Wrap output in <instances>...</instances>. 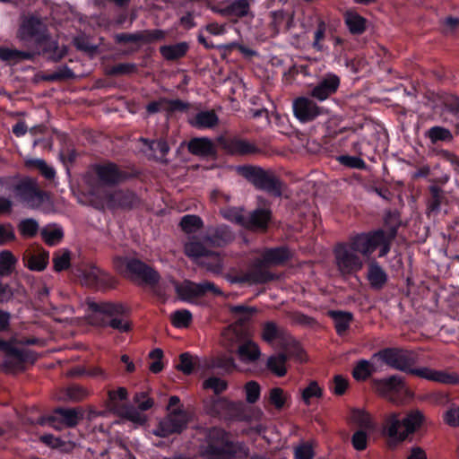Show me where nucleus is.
I'll list each match as a JSON object with an SVG mask.
<instances>
[{
    "label": "nucleus",
    "mask_w": 459,
    "mask_h": 459,
    "mask_svg": "<svg viewBox=\"0 0 459 459\" xmlns=\"http://www.w3.org/2000/svg\"><path fill=\"white\" fill-rule=\"evenodd\" d=\"M351 443L356 450L362 451L367 447L368 435L363 430L356 431L351 437Z\"/></svg>",
    "instance_id": "052dcab7"
},
{
    "label": "nucleus",
    "mask_w": 459,
    "mask_h": 459,
    "mask_svg": "<svg viewBox=\"0 0 459 459\" xmlns=\"http://www.w3.org/2000/svg\"><path fill=\"white\" fill-rule=\"evenodd\" d=\"M350 420L352 424L364 429H373L374 423L371 416L363 409H354L351 412Z\"/></svg>",
    "instance_id": "2f4dec72"
},
{
    "label": "nucleus",
    "mask_w": 459,
    "mask_h": 459,
    "mask_svg": "<svg viewBox=\"0 0 459 459\" xmlns=\"http://www.w3.org/2000/svg\"><path fill=\"white\" fill-rule=\"evenodd\" d=\"M302 400L306 405H309L314 398H319L322 396V389L318 385L317 382L311 381L308 385L303 389Z\"/></svg>",
    "instance_id": "a18cd8bd"
},
{
    "label": "nucleus",
    "mask_w": 459,
    "mask_h": 459,
    "mask_svg": "<svg viewBox=\"0 0 459 459\" xmlns=\"http://www.w3.org/2000/svg\"><path fill=\"white\" fill-rule=\"evenodd\" d=\"M44 30L45 25L39 19L30 17L22 22L18 31V39L22 41H27L36 38L39 43L42 40L45 44L44 51L53 52L52 55L49 56V58L54 61L61 59L66 53L65 49L58 50L57 42L48 37L44 36L42 39H39V36H40Z\"/></svg>",
    "instance_id": "39448f33"
},
{
    "label": "nucleus",
    "mask_w": 459,
    "mask_h": 459,
    "mask_svg": "<svg viewBox=\"0 0 459 459\" xmlns=\"http://www.w3.org/2000/svg\"><path fill=\"white\" fill-rule=\"evenodd\" d=\"M246 398L249 403H255L260 396V386L255 381H250L245 385Z\"/></svg>",
    "instance_id": "13d9d810"
},
{
    "label": "nucleus",
    "mask_w": 459,
    "mask_h": 459,
    "mask_svg": "<svg viewBox=\"0 0 459 459\" xmlns=\"http://www.w3.org/2000/svg\"><path fill=\"white\" fill-rule=\"evenodd\" d=\"M393 368L407 372L421 378L442 384H456L459 382L457 374H449L442 370L430 368H412L415 363L414 354L406 350L385 349L374 355Z\"/></svg>",
    "instance_id": "f257e3e1"
},
{
    "label": "nucleus",
    "mask_w": 459,
    "mask_h": 459,
    "mask_svg": "<svg viewBox=\"0 0 459 459\" xmlns=\"http://www.w3.org/2000/svg\"><path fill=\"white\" fill-rule=\"evenodd\" d=\"M373 386L376 392L394 403L401 402L400 396H411L402 377L392 376L386 378L375 379Z\"/></svg>",
    "instance_id": "9b49d317"
},
{
    "label": "nucleus",
    "mask_w": 459,
    "mask_h": 459,
    "mask_svg": "<svg viewBox=\"0 0 459 459\" xmlns=\"http://www.w3.org/2000/svg\"><path fill=\"white\" fill-rule=\"evenodd\" d=\"M269 399L276 408H281L285 403V395L283 390L279 387H274L270 391Z\"/></svg>",
    "instance_id": "680f3d73"
},
{
    "label": "nucleus",
    "mask_w": 459,
    "mask_h": 459,
    "mask_svg": "<svg viewBox=\"0 0 459 459\" xmlns=\"http://www.w3.org/2000/svg\"><path fill=\"white\" fill-rule=\"evenodd\" d=\"M203 388L212 390L215 394H220L227 389V382L218 377H211L203 382Z\"/></svg>",
    "instance_id": "c03bdc74"
},
{
    "label": "nucleus",
    "mask_w": 459,
    "mask_h": 459,
    "mask_svg": "<svg viewBox=\"0 0 459 459\" xmlns=\"http://www.w3.org/2000/svg\"><path fill=\"white\" fill-rule=\"evenodd\" d=\"M238 356L243 363H254L261 356L258 345L249 337L239 344L237 350Z\"/></svg>",
    "instance_id": "4be33fe9"
},
{
    "label": "nucleus",
    "mask_w": 459,
    "mask_h": 459,
    "mask_svg": "<svg viewBox=\"0 0 459 459\" xmlns=\"http://www.w3.org/2000/svg\"><path fill=\"white\" fill-rule=\"evenodd\" d=\"M425 136L429 139L430 143L435 144L437 142H451L453 134L451 131L443 126H432L425 132Z\"/></svg>",
    "instance_id": "473e14b6"
},
{
    "label": "nucleus",
    "mask_w": 459,
    "mask_h": 459,
    "mask_svg": "<svg viewBox=\"0 0 459 459\" xmlns=\"http://www.w3.org/2000/svg\"><path fill=\"white\" fill-rule=\"evenodd\" d=\"M203 359L199 357H193L189 353H182L179 357V363L177 368L186 375H190L195 368L201 367Z\"/></svg>",
    "instance_id": "7c9ffc66"
},
{
    "label": "nucleus",
    "mask_w": 459,
    "mask_h": 459,
    "mask_svg": "<svg viewBox=\"0 0 459 459\" xmlns=\"http://www.w3.org/2000/svg\"><path fill=\"white\" fill-rule=\"evenodd\" d=\"M187 424V415L181 410H175L162 419L159 427L153 430L158 437H168L170 434L182 431Z\"/></svg>",
    "instance_id": "2eb2a0df"
},
{
    "label": "nucleus",
    "mask_w": 459,
    "mask_h": 459,
    "mask_svg": "<svg viewBox=\"0 0 459 459\" xmlns=\"http://www.w3.org/2000/svg\"><path fill=\"white\" fill-rule=\"evenodd\" d=\"M222 342L230 349L245 342L249 336L246 327H240L238 324H232L222 332Z\"/></svg>",
    "instance_id": "412c9836"
},
{
    "label": "nucleus",
    "mask_w": 459,
    "mask_h": 459,
    "mask_svg": "<svg viewBox=\"0 0 459 459\" xmlns=\"http://www.w3.org/2000/svg\"><path fill=\"white\" fill-rule=\"evenodd\" d=\"M345 24L352 34H361L367 27V20L354 11H347L344 14Z\"/></svg>",
    "instance_id": "393cba45"
},
{
    "label": "nucleus",
    "mask_w": 459,
    "mask_h": 459,
    "mask_svg": "<svg viewBox=\"0 0 459 459\" xmlns=\"http://www.w3.org/2000/svg\"><path fill=\"white\" fill-rule=\"evenodd\" d=\"M371 372L370 363L366 359H361L354 367L352 376L356 380L361 381L367 379Z\"/></svg>",
    "instance_id": "8fccbe9b"
},
{
    "label": "nucleus",
    "mask_w": 459,
    "mask_h": 459,
    "mask_svg": "<svg viewBox=\"0 0 459 459\" xmlns=\"http://www.w3.org/2000/svg\"><path fill=\"white\" fill-rule=\"evenodd\" d=\"M17 263V259L9 250L0 252V276H9Z\"/></svg>",
    "instance_id": "c9c22d12"
},
{
    "label": "nucleus",
    "mask_w": 459,
    "mask_h": 459,
    "mask_svg": "<svg viewBox=\"0 0 459 459\" xmlns=\"http://www.w3.org/2000/svg\"><path fill=\"white\" fill-rule=\"evenodd\" d=\"M188 150L197 156H210L215 152L212 140L208 138H194L188 143Z\"/></svg>",
    "instance_id": "b1692460"
},
{
    "label": "nucleus",
    "mask_w": 459,
    "mask_h": 459,
    "mask_svg": "<svg viewBox=\"0 0 459 459\" xmlns=\"http://www.w3.org/2000/svg\"><path fill=\"white\" fill-rule=\"evenodd\" d=\"M18 228L22 237L31 238L38 233L39 224L33 219H25L21 221Z\"/></svg>",
    "instance_id": "09e8293b"
},
{
    "label": "nucleus",
    "mask_w": 459,
    "mask_h": 459,
    "mask_svg": "<svg viewBox=\"0 0 459 459\" xmlns=\"http://www.w3.org/2000/svg\"><path fill=\"white\" fill-rule=\"evenodd\" d=\"M26 165L29 168L39 169L40 173L48 179H52L56 176L55 169L51 166H48L44 160L30 159L26 160Z\"/></svg>",
    "instance_id": "79ce46f5"
},
{
    "label": "nucleus",
    "mask_w": 459,
    "mask_h": 459,
    "mask_svg": "<svg viewBox=\"0 0 459 459\" xmlns=\"http://www.w3.org/2000/svg\"><path fill=\"white\" fill-rule=\"evenodd\" d=\"M134 403L138 405L139 409L143 411L151 409L153 405L152 398L148 397L146 393H139L134 396Z\"/></svg>",
    "instance_id": "0e129e2a"
},
{
    "label": "nucleus",
    "mask_w": 459,
    "mask_h": 459,
    "mask_svg": "<svg viewBox=\"0 0 459 459\" xmlns=\"http://www.w3.org/2000/svg\"><path fill=\"white\" fill-rule=\"evenodd\" d=\"M210 247H212V245L205 244V238L202 242L193 238L186 243L185 253L207 271L214 274H219L222 271V260L218 253L208 249Z\"/></svg>",
    "instance_id": "423d86ee"
},
{
    "label": "nucleus",
    "mask_w": 459,
    "mask_h": 459,
    "mask_svg": "<svg viewBox=\"0 0 459 459\" xmlns=\"http://www.w3.org/2000/svg\"><path fill=\"white\" fill-rule=\"evenodd\" d=\"M210 443L204 451L206 459H247L249 448L243 442H230L229 434L221 429L209 433Z\"/></svg>",
    "instance_id": "7ed1b4c3"
},
{
    "label": "nucleus",
    "mask_w": 459,
    "mask_h": 459,
    "mask_svg": "<svg viewBox=\"0 0 459 459\" xmlns=\"http://www.w3.org/2000/svg\"><path fill=\"white\" fill-rule=\"evenodd\" d=\"M246 171V176L256 188L266 191L274 196L281 195V184L273 175L256 168H247Z\"/></svg>",
    "instance_id": "ddd939ff"
},
{
    "label": "nucleus",
    "mask_w": 459,
    "mask_h": 459,
    "mask_svg": "<svg viewBox=\"0 0 459 459\" xmlns=\"http://www.w3.org/2000/svg\"><path fill=\"white\" fill-rule=\"evenodd\" d=\"M294 455L295 459H313L314 451L310 445L302 444L296 447Z\"/></svg>",
    "instance_id": "e2e57ef3"
},
{
    "label": "nucleus",
    "mask_w": 459,
    "mask_h": 459,
    "mask_svg": "<svg viewBox=\"0 0 459 459\" xmlns=\"http://www.w3.org/2000/svg\"><path fill=\"white\" fill-rule=\"evenodd\" d=\"M287 356L283 353L273 355L267 359L268 368L278 377H283L287 372Z\"/></svg>",
    "instance_id": "72a5a7b5"
},
{
    "label": "nucleus",
    "mask_w": 459,
    "mask_h": 459,
    "mask_svg": "<svg viewBox=\"0 0 459 459\" xmlns=\"http://www.w3.org/2000/svg\"><path fill=\"white\" fill-rule=\"evenodd\" d=\"M98 179L102 185H114L124 178V175L113 163L100 164L94 167Z\"/></svg>",
    "instance_id": "aec40b11"
},
{
    "label": "nucleus",
    "mask_w": 459,
    "mask_h": 459,
    "mask_svg": "<svg viewBox=\"0 0 459 459\" xmlns=\"http://www.w3.org/2000/svg\"><path fill=\"white\" fill-rule=\"evenodd\" d=\"M232 154H247L254 152L255 147L247 141L234 140L229 143L227 146Z\"/></svg>",
    "instance_id": "49530a36"
},
{
    "label": "nucleus",
    "mask_w": 459,
    "mask_h": 459,
    "mask_svg": "<svg viewBox=\"0 0 459 459\" xmlns=\"http://www.w3.org/2000/svg\"><path fill=\"white\" fill-rule=\"evenodd\" d=\"M218 120L213 111H201L190 120V124L199 129L211 128L217 125Z\"/></svg>",
    "instance_id": "c85d7f7f"
},
{
    "label": "nucleus",
    "mask_w": 459,
    "mask_h": 459,
    "mask_svg": "<svg viewBox=\"0 0 459 459\" xmlns=\"http://www.w3.org/2000/svg\"><path fill=\"white\" fill-rule=\"evenodd\" d=\"M48 255L45 254L31 255L27 258L26 266L31 271H42L48 264Z\"/></svg>",
    "instance_id": "de8ad7c7"
},
{
    "label": "nucleus",
    "mask_w": 459,
    "mask_h": 459,
    "mask_svg": "<svg viewBox=\"0 0 459 459\" xmlns=\"http://www.w3.org/2000/svg\"><path fill=\"white\" fill-rule=\"evenodd\" d=\"M286 350L289 356L294 357L299 361L305 360L304 351L299 342L292 340Z\"/></svg>",
    "instance_id": "69168bd1"
},
{
    "label": "nucleus",
    "mask_w": 459,
    "mask_h": 459,
    "mask_svg": "<svg viewBox=\"0 0 459 459\" xmlns=\"http://www.w3.org/2000/svg\"><path fill=\"white\" fill-rule=\"evenodd\" d=\"M292 109L295 117L301 123H307L324 115L326 109L318 106L308 97H298L292 101Z\"/></svg>",
    "instance_id": "4468645a"
},
{
    "label": "nucleus",
    "mask_w": 459,
    "mask_h": 459,
    "mask_svg": "<svg viewBox=\"0 0 459 459\" xmlns=\"http://www.w3.org/2000/svg\"><path fill=\"white\" fill-rule=\"evenodd\" d=\"M15 239L13 227L10 224H0V245H5Z\"/></svg>",
    "instance_id": "bf43d9fd"
},
{
    "label": "nucleus",
    "mask_w": 459,
    "mask_h": 459,
    "mask_svg": "<svg viewBox=\"0 0 459 459\" xmlns=\"http://www.w3.org/2000/svg\"><path fill=\"white\" fill-rule=\"evenodd\" d=\"M175 289L180 298L186 301H190L193 298L203 296L209 291L215 295L222 294L214 283L207 281L200 283L186 281L182 284H175Z\"/></svg>",
    "instance_id": "dca6fc26"
},
{
    "label": "nucleus",
    "mask_w": 459,
    "mask_h": 459,
    "mask_svg": "<svg viewBox=\"0 0 459 459\" xmlns=\"http://www.w3.org/2000/svg\"><path fill=\"white\" fill-rule=\"evenodd\" d=\"M117 271L134 281H140L148 284H155L159 281V273L138 259L117 257L114 260Z\"/></svg>",
    "instance_id": "6e6552de"
},
{
    "label": "nucleus",
    "mask_w": 459,
    "mask_h": 459,
    "mask_svg": "<svg viewBox=\"0 0 459 459\" xmlns=\"http://www.w3.org/2000/svg\"><path fill=\"white\" fill-rule=\"evenodd\" d=\"M186 42H179L171 45H165L160 48V52L167 60H175L184 56L188 50Z\"/></svg>",
    "instance_id": "cd10ccee"
},
{
    "label": "nucleus",
    "mask_w": 459,
    "mask_h": 459,
    "mask_svg": "<svg viewBox=\"0 0 459 459\" xmlns=\"http://www.w3.org/2000/svg\"><path fill=\"white\" fill-rule=\"evenodd\" d=\"M339 86L340 78L333 73H328L324 75L318 83L311 90L310 96L320 101H324L336 92Z\"/></svg>",
    "instance_id": "a211bd4d"
},
{
    "label": "nucleus",
    "mask_w": 459,
    "mask_h": 459,
    "mask_svg": "<svg viewBox=\"0 0 459 459\" xmlns=\"http://www.w3.org/2000/svg\"><path fill=\"white\" fill-rule=\"evenodd\" d=\"M71 261L68 250H60L53 257L54 268L56 272L65 270L69 267Z\"/></svg>",
    "instance_id": "3c124183"
},
{
    "label": "nucleus",
    "mask_w": 459,
    "mask_h": 459,
    "mask_svg": "<svg viewBox=\"0 0 459 459\" xmlns=\"http://www.w3.org/2000/svg\"><path fill=\"white\" fill-rule=\"evenodd\" d=\"M423 420V413L418 410L411 411L406 415L392 411L385 416L383 434L393 442H402L415 432Z\"/></svg>",
    "instance_id": "20e7f679"
},
{
    "label": "nucleus",
    "mask_w": 459,
    "mask_h": 459,
    "mask_svg": "<svg viewBox=\"0 0 459 459\" xmlns=\"http://www.w3.org/2000/svg\"><path fill=\"white\" fill-rule=\"evenodd\" d=\"M368 280L374 289H381L387 281V275L383 268L376 262L369 264Z\"/></svg>",
    "instance_id": "bb28decb"
},
{
    "label": "nucleus",
    "mask_w": 459,
    "mask_h": 459,
    "mask_svg": "<svg viewBox=\"0 0 459 459\" xmlns=\"http://www.w3.org/2000/svg\"><path fill=\"white\" fill-rule=\"evenodd\" d=\"M11 190L15 193L18 200L28 208L45 212H49L54 209L50 195L47 192L41 191L35 184L22 183Z\"/></svg>",
    "instance_id": "0eeeda50"
},
{
    "label": "nucleus",
    "mask_w": 459,
    "mask_h": 459,
    "mask_svg": "<svg viewBox=\"0 0 459 459\" xmlns=\"http://www.w3.org/2000/svg\"><path fill=\"white\" fill-rule=\"evenodd\" d=\"M382 240V230H377L367 234H360L351 238L350 244L365 257L370 255L378 247Z\"/></svg>",
    "instance_id": "f3484780"
},
{
    "label": "nucleus",
    "mask_w": 459,
    "mask_h": 459,
    "mask_svg": "<svg viewBox=\"0 0 459 459\" xmlns=\"http://www.w3.org/2000/svg\"><path fill=\"white\" fill-rule=\"evenodd\" d=\"M290 256V251L283 247L264 250L262 260L258 264L254 265L245 272H230L226 274V280L231 284L249 285L262 284L273 279L272 275L262 268L263 265L279 264Z\"/></svg>",
    "instance_id": "f03ea898"
},
{
    "label": "nucleus",
    "mask_w": 459,
    "mask_h": 459,
    "mask_svg": "<svg viewBox=\"0 0 459 459\" xmlns=\"http://www.w3.org/2000/svg\"><path fill=\"white\" fill-rule=\"evenodd\" d=\"M248 11L249 3L247 0H235L228 5V12L237 17L247 15Z\"/></svg>",
    "instance_id": "864d4df0"
},
{
    "label": "nucleus",
    "mask_w": 459,
    "mask_h": 459,
    "mask_svg": "<svg viewBox=\"0 0 459 459\" xmlns=\"http://www.w3.org/2000/svg\"><path fill=\"white\" fill-rule=\"evenodd\" d=\"M41 235L46 243L54 246L62 239L64 232L57 225H48L41 230Z\"/></svg>",
    "instance_id": "4c0bfd02"
},
{
    "label": "nucleus",
    "mask_w": 459,
    "mask_h": 459,
    "mask_svg": "<svg viewBox=\"0 0 459 459\" xmlns=\"http://www.w3.org/2000/svg\"><path fill=\"white\" fill-rule=\"evenodd\" d=\"M280 335V330L273 322H266L263 325L262 339L271 343Z\"/></svg>",
    "instance_id": "5fc2aeb1"
},
{
    "label": "nucleus",
    "mask_w": 459,
    "mask_h": 459,
    "mask_svg": "<svg viewBox=\"0 0 459 459\" xmlns=\"http://www.w3.org/2000/svg\"><path fill=\"white\" fill-rule=\"evenodd\" d=\"M272 218V212L268 208H258L246 213L245 228L252 230H264Z\"/></svg>",
    "instance_id": "6ab92c4d"
},
{
    "label": "nucleus",
    "mask_w": 459,
    "mask_h": 459,
    "mask_svg": "<svg viewBox=\"0 0 459 459\" xmlns=\"http://www.w3.org/2000/svg\"><path fill=\"white\" fill-rule=\"evenodd\" d=\"M333 252L336 266L342 274H352L362 269L364 260L350 243L337 245Z\"/></svg>",
    "instance_id": "9d476101"
},
{
    "label": "nucleus",
    "mask_w": 459,
    "mask_h": 459,
    "mask_svg": "<svg viewBox=\"0 0 459 459\" xmlns=\"http://www.w3.org/2000/svg\"><path fill=\"white\" fill-rule=\"evenodd\" d=\"M233 239V234L229 227L220 226L211 237L205 238V244L221 247Z\"/></svg>",
    "instance_id": "a878e982"
},
{
    "label": "nucleus",
    "mask_w": 459,
    "mask_h": 459,
    "mask_svg": "<svg viewBox=\"0 0 459 459\" xmlns=\"http://www.w3.org/2000/svg\"><path fill=\"white\" fill-rule=\"evenodd\" d=\"M221 215L228 221L245 228L246 212L243 208L229 207L221 210Z\"/></svg>",
    "instance_id": "58836bf2"
},
{
    "label": "nucleus",
    "mask_w": 459,
    "mask_h": 459,
    "mask_svg": "<svg viewBox=\"0 0 459 459\" xmlns=\"http://www.w3.org/2000/svg\"><path fill=\"white\" fill-rule=\"evenodd\" d=\"M329 315L333 320L337 333L339 335H342L347 331L352 321V314L343 311H330Z\"/></svg>",
    "instance_id": "c756f323"
},
{
    "label": "nucleus",
    "mask_w": 459,
    "mask_h": 459,
    "mask_svg": "<svg viewBox=\"0 0 459 459\" xmlns=\"http://www.w3.org/2000/svg\"><path fill=\"white\" fill-rule=\"evenodd\" d=\"M229 310L234 320L233 324H238L240 327H245L244 325L250 322L257 313L255 307L246 305L230 306Z\"/></svg>",
    "instance_id": "5701e85b"
},
{
    "label": "nucleus",
    "mask_w": 459,
    "mask_h": 459,
    "mask_svg": "<svg viewBox=\"0 0 459 459\" xmlns=\"http://www.w3.org/2000/svg\"><path fill=\"white\" fill-rule=\"evenodd\" d=\"M121 416L135 425H143L145 423L147 418L143 411L134 408V406L125 407L121 412Z\"/></svg>",
    "instance_id": "ea45409f"
},
{
    "label": "nucleus",
    "mask_w": 459,
    "mask_h": 459,
    "mask_svg": "<svg viewBox=\"0 0 459 459\" xmlns=\"http://www.w3.org/2000/svg\"><path fill=\"white\" fill-rule=\"evenodd\" d=\"M87 391L79 385H73L67 389V396L74 401H80L86 397Z\"/></svg>",
    "instance_id": "774afa93"
},
{
    "label": "nucleus",
    "mask_w": 459,
    "mask_h": 459,
    "mask_svg": "<svg viewBox=\"0 0 459 459\" xmlns=\"http://www.w3.org/2000/svg\"><path fill=\"white\" fill-rule=\"evenodd\" d=\"M33 56L34 54L31 52L0 48V59L3 61L30 60Z\"/></svg>",
    "instance_id": "f704fd0d"
},
{
    "label": "nucleus",
    "mask_w": 459,
    "mask_h": 459,
    "mask_svg": "<svg viewBox=\"0 0 459 459\" xmlns=\"http://www.w3.org/2000/svg\"><path fill=\"white\" fill-rule=\"evenodd\" d=\"M150 359L153 361L150 364L149 369L152 373H159L163 369V363L161 361L163 351L160 349H155L149 353Z\"/></svg>",
    "instance_id": "4d7b16f0"
},
{
    "label": "nucleus",
    "mask_w": 459,
    "mask_h": 459,
    "mask_svg": "<svg viewBox=\"0 0 459 459\" xmlns=\"http://www.w3.org/2000/svg\"><path fill=\"white\" fill-rule=\"evenodd\" d=\"M396 236V230L391 229L388 233H385L382 230V240L379 243L380 251H379V257H383L388 254L390 251V244L391 241L395 238Z\"/></svg>",
    "instance_id": "6e6d98bb"
},
{
    "label": "nucleus",
    "mask_w": 459,
    "mask_h": 459,
    "mask_svg": "<svg viewBox=\"0 0 459 459\" xmlns=\"http://www.w3.org/2000/svg\"><path fill=\"white\" fill-rule=\"evenodd\" d=\"M55 413L59 415L64 423L68 427H74L79 421V413L75 410L60 408L56 409Z\"/></svg>",
    "instance_id": "603ef678"
},
{
    "label": "nucleus",
    "mask_w": 459,
    "mask_h": 459,
    "mask_svg": "<svg viewBox=\"0 0 459 459\" xmlns=\"http://www.w3.org/2000/svg\"><path fill=\"white\" fill-rule=\"evenodd\" d=\"M86 305L91 312L96 317L107 316L110 317V321L107 324L114 329L122 333L130 329V324L123 317H118L126 314V307L121 303L97 302L88 299Z\"/></svg>",
    "instance_id": "1a4fd4ad"
},
{
    "label": "nucleus",
    "mask_w": 459,
    "mask_h": 459,
    "mask_svg": "<svg viewBox=\"0 0 459 459\" xmlns=\"http://www.w3.org/2000/svg\"><path fill=\"white\" fill-rule=\"evenodd\" d=\"M77 275L82 284L91 288L102 290L116 284L111 275L94 265H86L79 269Z\"/></svg>",
    "instance_id": "f8f14e48"
},
{
    "label": "nucleus",
    "mask_w": 459,
    "mask_h": 459,
    "mask_svg": "<svg viewBox=\"0 0 459 459\" xmlns=\"http://www.w3.org/2000/svg\"><path fill=\"white\" fill-rule=\"evenodd\" d=\"M445 421L453 427L459 426V408L451 407L444 415Z\"/></svg>",
    "instance_id": "338daca9"
},
{
    "label": "nucleus",
    "mask_w": 459,
    "mask_h": 459,
    "mask_svg": "<svg viewBox=\"0 0 459 459\" xmlns=\"http://www.w3.org/2000/svg\"><path fill=\"white\" fill-rule=\"evenodd\" d=\"M125 193L123 191H115L112 194H105L99 204V208L109 207L114 208L116 206H124L126 203L124 201Z\"/></svg>",
    "instance_id": "e433bc0d"
},
{
    "label": "nucleus",
    "mask_w": 459,
    "mask_h": 459,
    "mask_svg": "<svg viewBox=\"0 0 459 459\" xmlns=\"http://www.w3.org/2000/svg\"><path fill=\"white\" fill-rule=\"evenodd\" d=\"M180 226L186 234H193L203 227V221L196 215H185L181 219Z\"/></svg>",
    "instance_id": "a19ab883"
},
{
    "label": "nucleus",
    "mask_w": 459,
    "mask_h": 459,
    "mask_svg": "<svg viewBox=\"0 0 459 459\" xmlns=\"http://www.w3.org/2000/svg\"><path fill=\"white\" fill-rule=\"evenodd\" d=\"M171 323L177 328H186L192 321V314L189 310H177L171 314Z\"/></svg>",
    "instance_id": "37998d69"
}]
</instances>
